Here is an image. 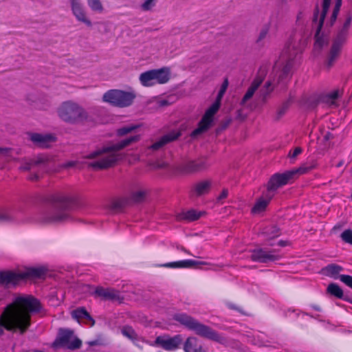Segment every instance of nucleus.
<instances>
[{
  "instance_id": "nucleus-1",
  "label": "nucleus",
  "mask_w": 352,
  "mask_h": 352,
  "mask_svg": "<svg viewBox=\"0 0 352 352\" xmlns=\"http://www.w3.org/2000/svg\"><path fill=\"white\" fill-rule=\"evenodd\" d=\"M41 305L32 296H20L6 306L0 316V336L8 331L23 333L30 325V314L38 312Z\"/></svg>"
},
{
  "instance_id": "nucleus-2",
  "label": "nucleus",
  "mask_w": 352,
  "mask_h": 352,
  "mask_svg": "<svg viewBox=\"0 0 352 352\" xmlns=\"http://www.w3.org/2000/svg\"><path fill=\"white\" fill-rule=\"evenodd\" d=\"M300 53L301 50L298 47L296 43L290 41L287 44L273 69L277 79L274 78L273 82L267 81L265 83L264 89L261 91L263 96L272 90L270 87L275 81L278 84H284L290 78L292 69L296 63L298 56Z\"/></svg>"
},
{
  "instance_id": "nucleus-3",
  "label": "nucleus",
  "mask_w": 352,
  "mask_h": 352,
  "mask_svg": "<svg viewBox=\"0 0 352 352\" xmlns=\"http://www.w3.org/2000/svg\"><path fill=\"white\" fill-rule=\"evenodd\" d=\"M140 137L139 135H132L111 146H104L101 149L91 153L88 157L95 160L89 164V166L95 170L108 168L121 160L124 155L120 150L138 142Z\"/></svg>"
},
{
  "instance_id": "nucleus-4",
  "label": "nucleus",
  "mask_w": 352,
  "mask_h": 352,
  "mask_svg": "<svg viewBox=\"0 0 352 352\" xmlns=\"http://www.w3.org/2000/svg\"><path fill=\"white\" fill-rule=\"evenodd\" d=\"M314 167L315 166L314 165L309 167L302 166L298 168L287 170L283 173H276L273 175L267 183L266 190L263 193L261 197L256 200L254 206L252 208V212L258 214L263 212L279 187L288 184L289 180L292 179L295 175L305 174L314 168Z\"/></svg>"
},
{
  "instance_id": "nucleus-5",
  "label": "nucleus",
  "mask_w": 352,
  "mask_h": 352,
  "mask_svg": "<svg viewBox=\"0 0 352 352\" xmlns=\"http://www.w3.org/2000/svg\"><path fill=\"white\" fill-rule=\"evenodd\" d=\"M51 205L43 209L38 221L43 223H58L68 221L69 209L75 202V198L68 194L58 192L51 196Z\"/></svg>"
},
{
  "instance_id": "nucleus-6",
  "label": "nucleus",
  "mask_w": 352,
  "mask_h": 352,
  "mask_svg": "<svg viewBox=\"0 0 352 352\" xmlns=\"http://www.w3.org/2000/svg\"><path fill=\"white\" fill-rule=\"evenodd\" d=\"M174 319L186 327L188 329L194 331L197 335L216 341L219 343H223L226 340L224 338L212 330L210 327L205 325L195 318L185 314H178L174 316Z\"/></svg>"
},
{
  "instance_id": "nucleus-7",
  "label": "nucleus",
  "mask_w": 352,
  "mask_h": 352,
  "mask_svg": "<svg viewBox=\"0 0 352 352\" xmlns=\"http://www.w3.org/2000/svg\"><path fill=\"white\" fill-rule=\"evenodd\" d=\"M57 113L61 120L71 124L82 122L87 118L85 109L72 101L63 102L58 108Z\"/></svg>"
},
{
  "instance_id": "nucleus-8",
  "label": "nucleus",
  "mask_w": 352,
  "mask_h": 352,
  "mask_svg": "<svg viewBox=\"0 0 352 352\" xmlns=\"http://www.w3.org/2000/svg\"><path fill=\"white\" fill-rule=\"evenodd\" d=\"M46 274L44 267H32L24 272L16 273L10 271L0 272V283L4 285H16L28 278H43Z\"/></svg>"
},
{
  "instance_id": "nucleus-9",
  "label": "nucleus",
  "mask_w": 352,
  "mask_h": 352,
  "mask_svg": "<svg viewBox=\"0 0 352 352\" xmlns=\"http://www.w3.org/2000/svg\"><path fill=\"white\" fill-rule=\"evenodd\" d=\"M170 70L164 67L157 69H151L142 73L139 80L144 87H152L157 84H165L170 79Z\"/></svg>"
},
{
  "instance_id": "nucleus-10",
  "label": "nucleus",
  "mask_w": 352,
  "mask_h": 352,
  "mask_svg": "<svg viewBox=\"0 0 352 352\" xmlns=\"http://www.w3.org/2000/svg\"><path fill=\"white\" fill-rule=\"evenodd\" d=\"M135 94L133 91H124L119 89H111L107 91L102 97L104 102L118 107H126L130 106Z\"/></svg>"
},
{
  "instance_id": "nucleus-11",
  "label": "nucleus",
  "mask_w": 352,
  "mask_h": 352,
  "mask_svg": "<svg viewBox=\"0 0 352 352\" xmlns=\"http://www.w3.org/2000/svg\"><path fill=\"white\" fill-rule=\"evenodd\" d=\"M81 345V340L70 329H60L58 336L54 342L56 347L62 346L71 350L79 349Z\"/></svg>"
},
{
  "instance_id": "nucleus-12",
  "label": "nucleus",
  "mask_w": 352,
  "mask_h": 352,
  "mask_svg": "<svg viewBox=\"0 0 352 352\" xmlns=\"http://www.w3.org/2000/svg\"><path fill=\"white\" fill-rule=\"evenodd\" d=\"M221 102L216 99L212 104L206 110L199 123L198 127L192 132V137H195L209 129L213 122L214 114L218 111L221 106Z\"/></svg>"
},
{
  "instance_id": "nucleus-13",
  "label": "nucleus",
  "mask_w": 352,
  "mask_h": 352,
  "mask_svg": "<svg viewBox=\"0 0 352 352\" xmlns=\"http://www.w3.org/2000/svg\"><path fill=\"white\" fill-rule=\"evenodd\" d=\"M183 338L181 335H175L173 337L168 336H158L155 339V344L160 346L166 351H175L182 344Z\"/></svg>"
},
{
  "instance_id": "nucleus-14",
  "label": "nucleus",
  "mask_w": 352,
  "mask_h": 352,
  "mask_svg": "<svg viewBox=\"0 0 352 352\" xmlns=\"http://www.w3.org/2000/svg\"><path fill=\"white\" fill-rule=\"evenodd\" d=\"M344 41L345 36L343 33L338 34L333 41L326 63L329 69L334 65L338 58Z\"/></svg>"
},
{
  "instance_id": "nucleus-15",
  "label": "nucleus",
  "mask_w": 352,
  "mask_h": 352,
  "mask_svg": "<svg viewBox=\"0 0 352 352\" xmlns=\"http://www.w3.org/2000/svg\"><path fill=\"white\" fill-rule=\"evenodd\" d=\"M250 258L255 262L267 263L277 261L280 256L275 250L267 251L263 248H257L251 252Z\"/></svg>"
},
{
  "instance_id": "nucleus-16",
  "label": "nucleus",
  "mask_w": 352,
  "mask_h": 352,
  "mask_svg": "<svg viewBox=\"0 0 352 352\" xmlns=\"http://www.w3.org/2000/svg\"><path fill=\"white\" fill-rule=\"evenodd\" d=\"M327 13V12H324V10H322L321 14H320L318 22H317L318 17V8L316 9V10L314 12L313 22L314 23H316L317 25L316 32V35H315L316 41L314 43V49L316 50H320L325 43L324 38L320 36V32L321 31V29H322V25L324 23V17H325Z\"/></svg>"
},
{
  "instance_id": "nucleus-17",
  "label": "nucleus",
  "mask_w": 352,
  "mask_h": 352,
  "mask_svg": "<svg viewBox=\"0 0 352 352\" xmlns=\"http://www.w3.org/2000/svg\"><path fill=\"white\" fill-rule=\"evenodd\" d=\"M72 10L76 19L86 24L87 26L91 25V22L86 16L82 4L79 0H70Z\"/></svg>"
},
{
  "instance_id": "nucleus-18",
  "label": "nucleus",
  "mask_w": 352,
  "mask_h": 352,
  "mask_svg": "<svg viewBox=\"0 0 352 352\" xmlns=\"http://www.w3.org/2000/svg\"><path fill=\"white\" fill-rule=\"evenodd\" d=\"M30 140L38 146L47 148L55 142L56 138L52 134L31 133Z\"/></svg>"
},
{
  "instance_id": "nucleus-19",
  "label": "nucleus",
  "mask_w": 352,
  "mask_h": 352,
  "mask_svg": "<svg viewBox=\"0 0 352 352\" xmlns=\"http://www.w3.org/2000/svg\"><path fill=\"white\" fill-rule=\"evenodd\" d=\"M180 135L181 133L177 131L169 132L161 137L160 140L153 144L149 148L153 151L159 150L168 143L177 140Z\"/></svg>"
},
{
  "instance_id": "nucleus-20",
  "label": "nucleus",
  "mask_w": 352,
  "mask_h": 352,
  "mask_svg": "<svg viewBox=\"0 0 352 352\" xmlns=\"http://www.w3.org/2000/svg\"><path fill=\"white\" fill-rule=\"evenodd\" d=\"M19 212L14 208H1L0 221L6 223H19L21 221L19 219Z\"/></svg>"
},
{
  "instance_id": "nucleus-21",
  "label": "nucleus",
  "mask_w": 352,
  "mask_h": 352,
  "mask_svg": "<svg viewBox=\"0 0 352 352\" xmlns=\"http://www.w3.org/2000/svg\"><path fill=\"white\" fill-rule=\"evenodd\" d=\"M200 265H209V263L204 261L186 259L179 261L167 263L166 264H164L163 266L171 268H190Z\"/></svg>"
},
{
  "instance_id": "nucleus-22",
  "label": "nucleus",
  "mask_w": 352,
  "mask_h": 352,
  "mask_svg": "<svg viewBox=\"0 0 352 352\" xmlns=\"http://www.w3.org/2000/svg\"><path fill=\"white\" fill-rule=\"evenodd\" d=\"M261 74H264V71L261 69L259 71L258 76L254 80L251 86L248 88L247 92L244 95L241 104L245 106L246 102L253 96L256 90L258 88L261 82H263V78L261 76Z\"/></svg>"
},
{
  "instance_id": "nucleus-23",
  "label": "nucleus",
  "mask_w": 352,
  "mask_h": 352,
  "mask_svg": "<svg viewBox=\"0 0 352 352\" xmlns=\"http://www.w3.org/2000/svg\"><path fill=\"white\" fill-rule=\"evenodd\" d=\"M207 164L205 161H190L184 164L180 169L183 173H188L201 170L207 167Z\"/></svg>"
},
{
  "instance_id": "nucleus-24",
  "label": "nucleus",
  "mask_w": 352,
  "mask_h": 352,
  "mask_svg": "<svg viewBox=\"0 0 352 352\" xmlns=\"http://www.w3.org/2000/svg\"><path fill=\"white\" fill-rule=\"evenodd\" d=\"M50 157L45 154H41L37 155L35 159L31 160L29 162H26L23 164L20 169L23 170H28L32 168V167L40 165H45L50 162Z\"/></svg>"
},
{
  "instance_id": "nucleus-25",
  "label": "nucleus",
  "mask_w": 352,
  "mask_h": 352,
  "mask_svg": "<svg viewBox=\"0 0 352 352\" xmlns=\"http://www.w3.org/2000/svg\"><path fill=\"white\" fill-rule=\"evenodd\" d=\"M185 352H206L195 337H189L184 344Z\"/></svg>"
},
{
  "instance_id": "nucleus-26",
  "label": "nucleus",
  "mask_w": 352,
  "mask_h": 352,
  "mask_svg": "<svg viewBox=\"0 0 352 352\" xmlns=\"http://www.w3.org/2000/svg\"><path fill=\"white\" fill-rule=\"evenodd\" d=\"M72 318L79 321L80 320H85L88 324L91 327L95 324L94 320L91 317L89 313L84 307H80L72 312Z\"/></svg>"
},
{
  "instance_id": "nucleus-27",
  "label": "nucleus",
  "mask_w": 352,
  "mask_h": 352,
  "mask_svg": "<svg viewBox=\"0 0 352 352\" xmlns=\"http://www.w3.org/2000/svg\"><path fill=\"white\" fill-rule=\"evenodd\" d=\"M201 214V212L191 209L178 213L177 214V219L178 221H193L199 219Z\"/></svg>"
},
{
  "instance_id": "nucleus-28",
  "label": "nucleus",
  "mask_w": 352,
  "mask_h": 352,
  "mask_svg": "<svg viewBox=\"0 0 352 352\" xmlns=\"http://www.w3.org/2000/svg\"><path fill=\"white\" fill-rule=\"evenodd\" d=\"M95 294L104 299H115L118 296V292L110 288L98 287L95 290Z\"/></svg>"
},
{
  "instance_id": "nucleus-29",
  "label": "nucleus",
  "mask_w": 352,
  "mask_h": 352,
  "mask_svg": "<svg viewBox=\"0 0 352 352\" xmlns=\"http://www.w3.org/2000/svg\"><path fill=\"white\" fill-rule=\"evenodd\" d=\"M327 292L338 298L349 301L348 298L344 296L342 288L336 283H330L327 288Z\"/></svg>"
},
{
  "instance_id": "nucleus-30",
  "label": "nucleus",
  "mask_w": 352,
  "mask_h": 352,
  "mask_svg": "<svg viewBox=\"0 0 352 352\" xmlns=\"http://www.w3.org/2000/svg\"><path fill=\"white\" fill-rule=\"evenodd\" d=\"M121 333L124 337L131 340L136 346L140 347L137 342L139 341L140 338L132 327L129 326H124L122 328Z\"/></svg>"
},
{
  "instance_id": "nucleus-31",
  "label": "nucleus",
  "mask_w": 352,
  "mask_h": 352,
  "mask_svg": "<svg viewBox=\"0 0 352 352\" xmlns=\"http://www.w3.org/2000/svg\"><path fill=\"white\" fill-rule=\"evenodd\" d=\"M210 186V182L207 180L202 181L195 185L194 191L197 195H202L207 193L209 191Z\"/></svg>"
},
{
  "instance_id": "nucleus-32",
  "label": "nucleus",
  "mask_w": 352,
  "mask_h": 352,
  "mask_svg": "<svg viewBox=\"0 0 352 352\" xmlns=\"http://www.w3.org/2000/svg\"><path fill=\"white\" fill-rule=\"evenodd\" d=\"M342 267L336 264L328 265L324 269V273L326 275L333 277L334 278L342 271Z\"/></svg>"
},
{
  "instance_id": "nucleus-33",
  "label": "nucleus",
  "mask_w": 352,
  "mask_h": 352,
  "mask_svg": "<svg viewBox=\"0 0 352 352\" xmlns=\"http://www.w3.org/2000/svg\"><path fill=\"white\" fill-rule=\"evenodd\" d=\"M339 96V92L338 90H334L324 96V101L330 105L335 104L336 100Z\"/></svg>"
},
{
  "instance_id": "nucleus-34",
  "label": "nucleus",
  "mask_w": 352,
  "mask_h": 352,
  "mask_svg": "<svg viewBox=\"0 0 352 352\" xmlns=\"http://www.w3.org/2000/svg\"><path fill=\"white\" fill-rule=\"evenodd\" d=\"M138 127H139V126L135 125V124H130L128 126H124L121 127L117 130V134L119 136H124V135L133 131Z\"/></svg>"
},
{
  "instance_id": "nucleus-35",
  "label": "nucleus",
  "mask_w": 352,
  "mask_h": 352,
  "mask_svg": "<svg viewBox=\"0 0 352 352\" xmlns=\"http://www.w3.org/2000/svg\"><path fill=\"white\" fill-rule=\"evenodd\" d=\"M87 3L89 8L94 11L101 12L103 10L100 0H87Z\"/></svg>"
},
{
  "instance_id": "nucleus-36",
  "label": "nucleus",
  "mask_w": 352,
  "mask_h": 352,
  "mask_svg": "<svg viewBox=\"0 0 352 352\" xmlns=\"http://www.w3.org/2000/svg\"><path fill=\"white\" fill-rule=\"evenodd\" d=\"M341 6H342V0H336V5L334 7L333 13L331 14V16L329 25H332L333 24V23L336 21Z\"/></svg>"
},
{
  "instance_id": "nucleus-37",
  "label": "nucleus",
  "mask_w": 352,
  "mask_h": 352,
  "mask_svg": "<svg viewBox=\"0 0 352 352\" xmlns=\"http://www.w3.org/2000/svg\"><path fill=\"white\" fill-rule=\"evenodd\" d=\"M131 199L132 201L135 202H139L143 200L144 196H145V192L142 190H138L136 191H133L131 193Z\"/></svg>"
},
{
  "instance_id": "nucleus-38",
  "label": "nucleus",
  "mask_w": 352,
  "mask_h": 352,
  "mask_svg": "<svg viewBox=\"0 0 352 352\" xmlns=\"http://www.w3.org/2000/svg\"><path fill=\"white\" fill-rule=\"evenodd\" d=\"M228 84H229L228 80L227 78H226L224 80V81L223 82L221 86V88H220V89L219 91V93H218V94L217 96L216 99H217L218 100L221 101V100H222V98H223V96H224V94H225V93H226V90L228 89Z\"/></svg>"
},
{
  "instance_id": "nucleus-39",
  "label": "nucleus",
  "mask_w": 352,
  "mask_h": 352,
  "mask_svg": "<svg viewBox=\"0 0 352 352\" xmlns=\"http://www.w3.org/2000/svg\"><path fill=\"white\" fill-rule=\"evenodd\" d=\"M342 240L350 245H352V230L348 229L344 230L340 236Z\"/></svg>"
},
{
  "instance_id": "nucleus-40",
  "label": "nucleus",
  "mask_w": 352,
  "mask_h": 352,
  "mask_svg": "<svg viewBox=\"0 0 352 352\" xmlns=\"http://www.w3.org/2000/svg\"><path fill=\"white\" fill-rule=\"evenodd\" d=\"M157 0H144L141 5V9L144 11L151 10L156 5Z\"/></svg>"
},
{
  "instance_id": "nucleus-41",
  "label": "nucleus",
  "mask_w": 352,
  "mask_h": 352,
  "mask_svg": "<svg viewBox=\"0 0 352 352\" xmlns=\"http://www.w3.org/2000/svg\"><path fill=\"white\" fill-rule=\"evenodd\" d=\"M270 230V231L266 229L264 232L270 239L276 237L279 235V231L276 226L271 227Z\"/></svg>"
},
{
  "instance_id": "nucleus-42",
  "label": "nucleus",
  "mask_w": 352,
  "mask_h": 352,
  "mask_svg": "<svg viewBox=\"0 0 352 352\" xmlns=\"http://www.w3.org/2000/svg\"><path fill=\"white\" fill-rule=\"evenodd\" d=\"M340 280L348 287L352 289V276L342 274L339 276Z\"/></svg>"
},
{
  "instance_id": "nucleus-43",
  "label": "nucleus",
  "mask_w": 352,
  "mask_h": 352,
  "mask_svg": "<svg viewBox=\"0 0 352 352\" xmlns=\"http://www.w3.org/2000/svg\"><path fill=\"white\" fill-rule=\"evenodd\" d=\"M302 152V149L300 147H296L292 152H289L288 156L291 159H295Z\"/></svg>"
},
{
  "instance_id": "nucleus-44",
  "label": "nucleus",
  "mask_w": 352,
  "mask_h": 352,
  "mask_svg": "<svg viewBox=\"0 0 352 352\" xmlns=\"http://www.w3.org/2000/svg\"><path fill=\"white\" fill-rule=\"evenodd\" d=\"M228 190L227 189H223L221 194L217 197V201L221 202L223 199L228 197Z\"/></svg>"
},
{
  "instance_id": "nucleus-45",
  "label": "nucleus",
  "mask_w": 352,
  "mask_h": 352,
  "mask_svg": "<svg viewBox=\"0 0 352 352\" xmlns=\"http://www.w3.org/2000/svg\"><path fill=\"white\" fill-rule=\"evenodd\" d=\"M331 0H324L323 4H322V10H324V12H327L329 10V8L330 6Z\"/></svg>"
},
{
  "instance_id": "nucleus-46",
  "label": "nucleus",
  "mask_w": 352,
  "mask_h": 352,
  "mask_svg": "<svg viewBox=\"0 0 352 352\" xmlns=\"http://www.w3.org/2000/svg\"><path fill=\"white\" fill-rule=\"evenodd\" d=\"M76 164V162L74 161H70V162H68L65 164H64L63 165V167L64 168H69V167H72V166H74Z\"/></svg>"
},
{
  "instance_id": "nucleus-47",
  "label": "nucleus",
  "mask_w": 352,
  "mask_h": 352,
  "mask_svg": "<svg viewBox=\"0 0 352 352\" xmlns=\"http://www.w3.org/2000/svg\"><path fill=\"white\" fill-rule=\"evenodd\" d=\"M267 34V30H263L261 34H260V36H259V38H258V40H261L263 39V38H265V36H266Z\"/></svg>"
},
{
  "instance_id": "nucleus-48",
  "label": "nucleus",
  "mask_w": 352,
  "mask_h": 352,
  "mask_svg": "<svg viewBox=\"0 0 352 352\" xmlns=\"http://www.w3.org/2000/svg\"><path fill=\"white\" fill-rule=\"evenodd\" d=\"M350 23H351V19H350V18H348V19L346 20V21H345V23H344V28H347L349 26Z\"/></svg>"
},
{
  "instance_id": "nucleus-49",
  "label": "nucleus",
  "mask_w": 352,
  "mask_h": 352,
  "mask_svg": "<svg viewBox=\"0 0 352 352\" xmlns=\"http://www.w3.org/2000/svg\"><path fill=\"white\" fill-rule=\"evenodd\" d=\"M278 244L280 246H281V247H284V246H286V245H287V242H286V241H282V240H280V241H278Z\"/></svg>"
},
{
  "instance_id": "nucleus-50",
  "label": "nucleus",
  "mask_w": 352,
  "mask_h": 352,
  "mask_svg": "<svg viewBox=\"0 0 352 352\" xmlns=\"http://www.w3.org/2000/svg\"><path fill=\"white\" fill-rule=\"evenodd\" d=\"M38 178V176L37 175H34L33 176H31L30 177V179L31 180H35V179H37Z\"/></svg>"
},
{
  "instance_id": "nucleus-51",
  "label": "nucleus",
  "mask_w": 352,
  "mask_h": 352,
  "mask_svg": "<svg viewBox=\"0 0 352 352\" xmlns=\"http://www.w3.org/2000/svg\"><path fill=\"white\" fill-rule=\"evenodd\" d=\"M166 166V164H164V163L159 164L157 165V167H158V168H165Z\"/></svg>"
},
{
  "instance_id": "nucleus-52",
  "label": "nucleus",
  "mask_w": 352,
  "mask_h": 352,
  "mask_svg": "<svg viewBox=\"0 0 352 352\" xmlns=\"http://www.w3.org/2000/svg\"><path fill=\"white\" fill-rule=\"evenodd\" d=\"M314 309L317 310V311H320V308L318 306H314L313 307Z\"/></svg>"
},
{
  "instance_id": "nucleus-53",
  "label": "nucleus",
  "mask_w": 352,
  "mask_h": 352,
  "mask_svg": "<svg viewBox=\"0 0 352 352\" xmlns=\"http://www.w3.org/2000/svg\"><path fill=\"white\" fill-rule=\"evenodd\" d=\"M7 151V149H6V148H0V153L4 152V151Z\"/></svg>"
},
{
  "instance_id": "nucleus-54",
  "label": "nucleus",
  "mask_w": 352,
  "mask_h": 352,
  "mask_svg": "<svg viewBox=\"0 0 352 352\" xmlns=\"http://www.w3.org/2000/svg\"><path fill=\"white\" fill-rule=\"evenodd\" d=\"M300 14H299L298 15V16H297V20L298 21V20H300Z\"/></svg>"
},
{
  "instance_id": "nucleus-55",
  "label": "nucleus",
  "mask_w": 352,
  "mask_h": 352,
  "mask_svg": "<svg viewBox=\"0 0 352 352\" xmlns=\"http://www.w3.org/2000/svg\"><path fill=\"white\" fill-rule=\"evenodd\" d=\"M116 206L121 207V206H122V204H116Z\"/></svg>"
}]
</instances>
